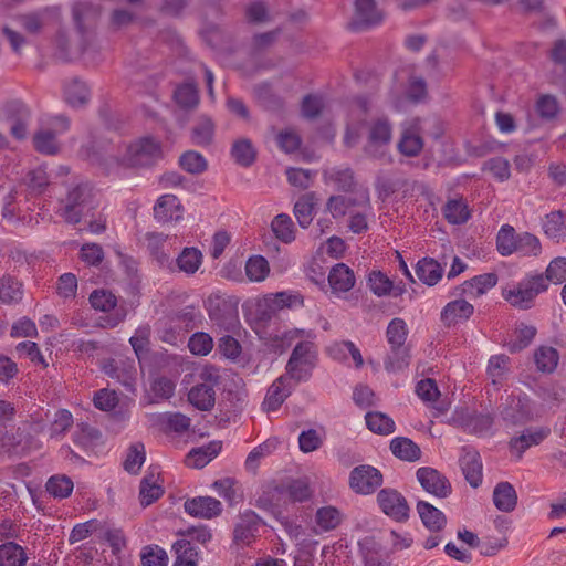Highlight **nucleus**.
I'll use <instances>...</instances> for the list:
<instances>
[{"label": "nucleus", "instance_id": "obj_1", "mask_svg": "<svg viewBox=\"0 0 566 566\" xmlns=\"http://www.w3.org/2000/svg\"><path fill=\"white\" fill-rule=\"evenodd\" d=\"M83 154L92 163L105 165L108 169L114 166L144 167L163 157L160 142L151 136L140 137L128 144L123 153L115 151L108 143H92L83 147Z\"/></svg>", "mask_w": 566, "mask_h": 566}, {"label": "nucleus", "instance_id": "obj_2", "mask_svg": "<svg viewBox=\"0 0 566 566\" xmlns=\"http://www.w3.org/2000/svg\"><path fill=\"white\" fill-rule=\"evenodd\" d=\"M314 339L315 333L313 331L293 328L284 332L280 338V344L275 345L277 349L284 350L294 340H297L287 360L284 374L296 384L306 381L312 376L317 360Z\"/></svg>", "mask_w": 566, "mask_h": 566}, {"label": "nucleus", "instance_id": "obj_3", "mask_svg": "<svg viewBox=\"0 0 566 566\" xmlns=\"http://www.w3.org/2000/svg\"><path fill=\"white\" fill-rule=\"evenodd\" d=\"M392 123L384 116L373 118L366 126L364 153L367 157L389 163L392 142Z\"/></svg>", "mask_w": 566, "mask_h": 566}, {"label": "nucleus", "instance_id": "obj_4", "mask_svg": "<svg viewBox=\"0 0 566 566\" xmlns=\"http://www.w3.org/2000/svg\"><path fill=\"white\" fill-rule=\"evenodd\" d=\"M548 289L542 274L524 277L520 282L507 285L502 290V297L513 307L527 310L535 298Z\"/></svg>", "mask_w": 566, "mask_h": 566}, {"label": "nucleus", "instance_id": "obj_5", "mask_svg": "<svg viewBox=\"0 0 566 566\" xmlns=\"http://www.w3.org/2000/svg\"><path fill=\"white\" fill-rule=\"evenodd\" d=\"M199 382L188 392L189 402L199 410H210L214 406L216 391L218 384V370L212 366H203L198 371Z\"/></svg>", "mask_w": 566, "mask_h": 566}, {"label": "nucleus", "instance_id": "obj_6", "mask_svg": "<svg viewBox=\"0 0 566 566\" xmlns=\"http://www.w3.org/2000/svg\"><path fill=\"white\" fill-rule=\"evenodd\" d=\"M69 120L64 116L56 115L45 118L41 129L34 135L33 143L38 151L54 155L59 151L57 135L69 129Z\"/></svg>", "mask_w": 566, "mask_h": 566}, {"label": "nucleus", "instance_id": "obj_7", "mask_svg": "<svg viewBox=\"0 0 566 566\" xmlns=\"http://www.w3.org/2000/svg\"><path fill=\"white\" fill-rule=\"evenodd\" d=\"M93 201L92 190L85 185L77 186L67 193L65 201L61 202L60 214L67 222L77 223L82 214L92 208Z\"/></svg>", "mask_w": 566, "mask_h": 566}, {"label": "nucleus", "instance_id": "obj_8", "mask_svg": "<svg viewBox=\"0 0 566 566\" xmlns=\"http://www.w3.org/2000/svg\"><path fill=\"white\" fill-rule=\"evenodd\" d=\"M422 133V120L420 118L403 122L397 143L398 151L406 157L419 156L424 146Z\"/></svg>", "mask_w": 566, "mask_h": 566}, {"label": "nucleus", "instance_id": "obj_9", "mask_svg": "<svg viewBox=\"0 0 566 566\" xmlns=\"http://www.w3.org/2000/svg\"><path fill=\"white\" fill-rule=\"evenodd\" d=\"M377 503L381 512L396 522H405L409 517L407 500L395 489H382L377 495Z\"/></svg>", "mask_w": 566, "mask_h": 566}, {"label": "nucleus", "instance_id": "obj_10", "mask_svg": "<svg viewBox=\"0 0 566 566\" xmlns=\"http://www.w3.org/2000/svg\"><path fill=\"white\" fill-rule=\"evenodd\" d=\"M381 483L382 474L371 465H358L350 471L349 486L355 493L371 494Z\"/></svg>", "mask_w": 566, "mask_h": 566}, {"label": "nucleus", "instance_id": "obj_11", "mask_svg": "<svg viewBox=\"0 0 566 566\" xmlns=\"http://www.w3.org/2000/svg\"><path fill=\"white\" fill-rule=\"evenodd\" d=\"M416 476L423 490L437 497L444 499L451 493L452 488L448 479L433 468H419Z\"/></svg>", "mask_w": 566, "mask_h": 566}, {"label": "nucleus", "instance_id": "obj_12", "mask_svg": "<svg viewBox=\"0 0 566 566\" xmlns=\"http://www.w3.org/2000/svg\"><path fill=\"white\" fill-rule=\"evenodd\" d=\"M297 386L292 379L284 374L276 378L269 387L262 407L265 411H276L286 398L294 391Z\"/></svg>", "mask_w": 566, "mask_h": 566}, {"label": "nucleus", "instance_id": "obj_13", "mask_svg": "<svg viewBox=\"0 0 566 566\" xmlns=\"http://www.w3.org/2000/svg\"><path fill=\"white\" fill-rule=\"evenodd\" d=\"M184 509L191 516L211 520L221 514L222 504L212 496H197L187 500Z\"/></svg>", "mask_w": 566, "mask_h": 566}, {"label": "nucleus", "instance_id": "obj_14", "mask_svg": "<svg viewBox=\"0 0 566 566\" xmlns=\"http://www.w3.org/2000/svg\"><path fill=\"white\" fill-rule=\"evenodd\" d=\"M356 283L353 270L344 263L334 265L328 273V284L336 296L350 291Z\"/></svg>", "mask_w": 566, "mask_h": 566}, {"label": "nucleus", "instance_id": "obj_15", "mask_svg": "<svg viewBox=\"0 0 566 566\" xmlns=\"http://www.w3.org/2000/svg\"><path fill=\"white\" fill-rule=\"evenodd\" d=\"M154 217L159 222L178 221L182 217V206L171 193L160 196L154 206Z\"/></svg>", "mask_w": 566, "mask_h": 566}, {"label": "nucleus", "instance_id": "obj_16", "mask_svg": "<svg viewBox=\"0 0 566 566\" xmlns=\"http://www.w3.org/2000/svg\"><path fill=\"white\" fill-rule=\"evenodd\" d=\"M259 307H269L270 311L296 308L303 306V297L298 293L277 292L264 295L256 301Z\"/></svg>", "mask_w": 566, "mask_h": 566}, {"label": "nucleus", "instance_id": "obj_17", "mask_svg": "<svg viewBox=\"0 0 566 566\" xmlns=\"http://www.w3.org/2000/svg\"><path fill=\"white\" fill-rule=\"evenodd\" d=\"M474 312V306L468 301L460 298L446 304L441 311V322L452 326L468 321Z\"/></svg>", "mask_w": 566, "mask_h": 566}, {"label": "nucleus", "instance_id": "obj_18", "mask_svg": "<svg viewBox=\"0 0 566 566\" xmlns=\"http://www.w3.org/2000/svg\"><path fill=\"white\" fill-rule=\"evenodd\" d=\"M382 21V13L376 8L374 0H356L354 28L373 27Z\"/></svg>", "mask_w": 566, "mask_h": 566}, {"label": "nucleus", "instance_id": "obj_19", "mask_svg": "<svg viewBox=\"0 0 566 566\" xmlns=\"http://www.w3.org/2000/svg\"><path fill=\"white\" fill-rule=\"evenodd\" d=\"M460 465L465 480L471 486L478 488L482 482V462L475 450H465L460 458Z\"/></svg>", "mask_w": 566, "mask_h": 566}, {"label": "nucleus", "instance_id": "obj_20", "mask_svg": "<svg viewBox=\"0 0 566 566\" xmlns=\"http://www.w3.org/2000/svg\"><path fill=\"white\" fill-rule=\"evenodd\" d=\"M497 283L495 273H484L467 280L461 285V291L470 298H476L493 289Z\"/></svg>", "mask_w": 566, "mask_h": 566}, {"label": "nucleus", "instance_id": "obj_21", "mask_svg": "<svg viewBox=\"0 0 566 566\" xmlns=\"http://www.w3.org/2000/svg\"><path fill=\"white\" fill-rule=\"evenodd\" d=\"M59 13L55 9H44L21 18V24L25 31L32 34L41 32L48 25L57 21Z\"/></svg>", "mask_w": 566, "mask_h": 566}, {"label": "nucleus", "instance_id": "obj_22", "mask_svg": "<svg viewBox=\"0 0 566 566\" xmlns=\"http://www.w3.org/2000/svg\"><path fill=\"white\" fill-rule=\"evenodd\" d=\"M549 433L546 428L527 429L520 436L514 437L510 441V448L513 452H517L518 457L532 446L539 444Z\"/></svg>", "mask_w": 566, "mask_h": 566}, {"label": "nucleus", "instance_id": "obj_23", "mask_svg": "<svg viewBox=\"0 0 566 566\" xmlns=\"http://www.w3.org/2000/svg\"><path fill=\"white\" fill-rule=\"evenodd\" d=\"M368 287L377 296L402 295L406 291L405 286H394L392 281L382 272L374 271L368 276Z\"/></svg>", "mask_w": 566, "mask_h": 566}, {"label": "nucleus", "instance_id": "obj_24", "mask_svg": "<svg viewBox=\"0 0 566 566\" xmlns=\"http://www.w3.org/2000/svg\"><path fill=\"white\" fill-rule=\"evenodd\" d=\"M443 272L441 264L431 258L419 260L416 266L418 279L429 286L436 285L442 279Z\"/></svg>", "mask_w": 566, "mask_h": 566}, {"label": "nucleus", "instance_id": "obj_25", "mask_svg": "<svg viewBox=\"0 0 566 566\" xmlns=\"http://www.w3.org/2000/svg\"><path fill=\"white\" fill-rule=\"evenodd\" d=\"M147 249L156 258V260L164 264L168 261L171 248V240L159 232H149L145 235Z\"/></svg>", "mask_w": 566, "mask_h": 566}, {"label": "nucleus", "instance_id": "obj_26", "mask_svg": "<svg viewBox=\"0 0 566 566\" xmlns=\"http://www.w3.org/2000/svg\"><path fill=\"white\" fill-rule=\"evenodd\" d=\"M417 511L423 525L431 532H439L444 527L447 522L444 514L430 503L419 501Z\"/></svg>", "mask_w": 566, "mask_h": 566}, {"label": "nucleus", "instance_id": "obj_27", "mask_svg": "<svg viewBox=\"0 0 566 566\" xmlns=\"http://www.w3.org/2000/svg\"><path fill=\"white\" fill-rule=\"evenodd\" d=\"M244 273L251 283L264 282L270 275V264L262 255H251L245 261Z\"/></svg>", "mask_w": 566, "mask_h": 566}, {"label": "nucleus", "instance_id": "obj_28", "mask_svg": "<svg viewBox=\"0 0 566 566\" xmlns=\"http://www.w3.org/2000/svg\"><path fill=\"white\" fill-rule=\"evenodd\" d=\"M28 559L27 552L21 545L14 542L0 545V566H25Z\"/></svg>", "mask_w": 566, "mask_h": 566}, {"label": "nucleus", "instance_id": "obj_29", "mask_svg": "<svg viewBox=\"0 0 566 566\" xmlns=\"http://www.w3.org/2000/svg\"><path fill=\"white\" fill-rule=\"evenodd\" d=\"M493 502L497 510L511 512L517 503V495L509 482H500L493 491Z\"/></svg>", "mask_w": 566, "mask_h": 566}, {"label": "nucleus", "instance_id": "obj_30", "mask_svg": "<svg viewBox=\"0 0 566 566\" xmlns=\"http://www.w3.org/2000/svg\"><path fill=\"white\" fill-rule=\"evenodd\" d=\"M316 205V197L314 192H307L300 197L294 205V216L302 228H307L314 216V207Z\"/></svg>", "mask_w": 566, "mask_h": 566}, {"label": "nucleus", "instance_id": "obj_31", "mask_svg": "<svg viewBox=\"0 0 566 566\" xmlns=\"http://www.w3.org/2000/svg\"><path fill=\"white\" fill-rule=\"evenodd\" d=\"M544 233L553 240L560 241L566 238V216L562 211H553L543 220Z\"/></svg>", "mask_w": 566, "mask_h": 566}, {"label": "nucleus", "instance_id": "obj_32", "mask_svg": "<svg viewBox=\"0 0 566 566\" xmlns=\"http://www.w3.org/2000/svg\"><path fill=\"white\" fill-rule=\"evenodd\" d=\"M271 229L274 237L283 243H292L296 238V229L286 213L277 214L271 222Z\"/></svg>", "mask_w": 566, "mask_h": 566}, {"label": "nucleus", "instance_id": "obj_33", "mask_svg": "<svg viewBox=\"0 0 566 566\" xmlns=\"http://www.w3.org/2000/svg\"><path fill=\"white\" fill-rule=\"evenodd\" d=\"M391 452L403 461L413 462L420 459V448L410 439L397 437L390 442Z\"/></svg>", "mask_w": 566, "mask_h": 566}, {"label": "nucleus", "instance_id": "obj_34", "mask_svg": "<svg viewBox=\"0 0 566 566\" xmlns=\"http://www.w3.org/2000/svg\"><path fill=\"white\" fill-rule=\"evenodd\" d=\"M534 361L542 373H553L559 361L558 352L552 346H541L534 352Z\"/></svg>", "mask_w": 566, "mask_h": 566}, {"label": "nucleus", "instance_id": "obj_35", "mask_svg": "<svg viewBox=\"0 0 566 566\" xmlns=\"http://www.w3.org/2000/svg\"><path fill=\"white\" fill-rule=\"evenodd\" d=\"M64 97L72 107H80L88 101L90 92L85 83L74 78L65 84Z\"/></svg>", "mask_w": 566, "mask_h": 566}, {"label": "nucleus", "instance_id": "obj_36", "mask_svg": "<svg viewBox=\"0 0 566 566\" xmlns=\"http://www.w3.org/2000/svg\"><path fill=\"white\" fill-rule=\"evenodd\" d=\"M520 234L510 224H503L496 237V247L501 255L507 256L515 253Z\"/></svg>", "mask_w": 566, "mask_h": 566}, {"label": "nucleus", "instance_id": "obj_37", "mask_svg": "<svg viewBox=\"0 0 566 566\" xmlns=\"http://www.w3.org/2000/svg\"><path fill=\"white\" fill-rule=\"evenodd\" d=\"M444 218L452 224H461L470 218V210L463 199H451L443 208Z\"/></svg>", "mask_w": 566, "mask_h": 566}, {"label": "nucleus", "instance_id": "obj_38", "mask_svg": "<svg viewBox=\"0 0 566 566\" xmlns=\"http://www.w3.org/2000/svg\"><path fill=\"white\" fill-rule=\"evenodd\" d=\"M176 261L180 271L186 274H193L202 263V254L196 248H185Z\"/></svg>", "mask_w": 566, "mask_h": 566}, {"label": "nucleus", "instance_id": "obj_39", "mask_svg": "<svg viewBox=\"0 0 566 566\" xmlns=\"http://www.w3.org/2000/svg\"><path fill=\"white\" fill-rule=\"evenodd\" d=\"M343 515L334 506H324L317 510L315 521L321 531L327 532L336 528L342 522Z\"/></svg>", "mask_w": 566, "mask_h": 566}, {"label": "nucleus", "instance_id": "obj_40", "mask_svg": "<svg viewBox=\"0 0 566 566\" xmlns=\"http://www.w3.org/2000/svg\"><path fill=\"white\" fill-rule=\"evenodd\" d=\"M368 429L378 434H389L395 431L394 420L382 412H367L365 416Z\"/></svg>", "mask_w": 566, "mask_h": 566}, {"label": "nucleus", "instance_id": "obj_41", "mask_svg": "<svg viewBox=\"0 0 566 566\" xmlns=\"http://www.w3.org/2000/svg\"><path fill=\"white\" fill-rule=\"evenodd\" d=\"M325 439L323 429H307L298 436V447L303 453H311L318 450Z\"/></svg>", "mask_w": 566, "mask_h": 566}, {"label": "nucleus", "instance_id": "obj_42", "mask_svg": "<svg viewBox=\"0 0 566 566\" xmlns=\"http://www.w3.org/2000/svg\"><path fill=\"white\" fill-rule=\"evenodd\" d=\"M46 491L55 499H65L71 495L74 483L66 475H53L46 482Z\"/></svg>", "mask_w": 566, "mask_h": 566}, {"label": "nucleus", "instance_id": "obj_43", "mask_svg": "<svg viewBox=\"0 0 566 566\" xmlns=\"http://www.w3.org/2000/svg\"><path fill=\"white\" fill-rule=\"evenodd\" d=\"M386 336L391 348L403 347L408 336L406 322L399 317L391 319L388 324Z\"/></svg>", "mask_w": 566, "mask_h": 566}, {"label": "nucleus", "instance_id": "obj_44", "mask_svg": "<svg viewBox=\"0 0 566 566\" xmlns=\"http://www.w3.org/2000/svg\"><path fill=\"white\" fill-rule=\"evenodd\" d=\"M258 530L256 515L254 513H245L241 516V521L234 528V538L238 542L248 544Z\"/></svg>", "mask_w": 566, "mask_h": 566}, {"label": "nucleus", "instance_id": "obj_45", "mask_svg": "<svg viewBox=\"0 0 566 566\" xmlns=\"http://www.w3.org/2000/svg\"><path fill=\"white\" fill-rule=\"evenodd\" d=\"M214 135V125L208 117H201L191 133L192 143L197 146H208Z\"/></svg>", "mask_w": 566, "mask_h": 566}, {"label": "nucleus", "instance_id": "obj_46", "mask_svg": "<svg viewBox=\"0 0 566 566\" xmlns=\"http://www.w3.org/2000/svg\"><path fill=\"white\" fill-rule=\"evenodd\" d=\"M17 109V116L10 120L11 135L17 139H23L28 135V123L30 119V112L28 108L18 103L14 105Z\"/></svg>", "mask_w": 566, "mask_h": 566}, {"label": "nucleus", "instance_id": "obj_47", "mask_svg": "<svg viewBox=\"0 0 566 566\" xmlns=\"http://www.w3.org/2000/svg\"><path fill=\"white\" fill-rule=\"evenodd\" d=\"M179 165L184 170L193 175L203 172L208 167L206 158L195 150L185 151L179 157Z\"/></svg>", "mask_w": 566, "mask_h": 566}, {"label": "nucleus", "instance_id": "obj_48", "mask_svg": "<svg viewBox=\"0 0 566 566\" xmlns=\"http://www.w3.org/2000/svg\"><path fill=\"white\" fill-rule=\"evenodd\" d=\"M535 111L537 115L544 120H553L559 114V104L553 95H541L536 99Z\"/></svg>", "mask_w": 566, "mask_h": 566}, {"label": "nucleus", "instance_id": "obj_49", "mask_svg": "<svg viewBox=\"0 0 566 566\" xmlns=\"http://www.w3.org/2000/svg\"><path fill=\"white\" fill-rule=\"evenodd\" d=\"M174 548L177 554L174 566H197V551L189 541L179 539Z\"/></svg>", "mask_w": 566, "mask_h": 566}, {"label": "nucleus", "instance_id": "obj_50", "mask_svg": "<svg viewBox=\"0 0 566 566\" xmlns=\"http://www.w3.org/2000/svg\"><path fill=\"white\" fill-rule=\"evenodd\" d=\"M146 460L145 446L140 442L133 443L126 454L124 468L127 472L136 474Z\"/></svg>", "mask_w": 566, "mask_h": 566}, {"label": "nucleus", "instance_id": "obj_51", "mask_svg": "<svg viewBox=\"0 0 566 566\" xmlns=\"http://www.w3.org/2000/svg\"><path fill=\"white\" fill-rule=\"evenodd\" d=\"M164 493L161 485L154 479V475L145 476L140 483V502L147 506L158 500Z\"/></svg>", "mask_w": 566, "mask_h": 566}, {"label": "nucleus", "instance_id": "obj_52", "mask_svg": "<svg viewBox=\"0 0 566 566\" xmlns=\"http://www.w3.org/2000/svg\"><path fill=\"white\" fill-rule=\"evenodd\" d=\"M231 155L235 163L244 167L252 165L255 159V150L248 139L237 140L232 145Z\"/></svg>", "mask_w": 566, "mask_h": 566}, {"label": "nucleus", "instance_id": "obj_53", "mask_svg": "<svg viewBox=\"0 0 566 566\" xmlns=\"http://www.w3.org/2000/svg\"><path fill=\"white\" fill-rule=\"evenodd\" d=\"M325 180L328 184H333L340 190H349L354 185V177L350 169H337L332 168L325 171L324 174Z\"/></svg>", "mask_w": 566, "mask_h": 566}, {"label": "nucleus", "instance_id": "obj_54", "mask_svg": "<svg viewBox=\"0 0 566 566\" xmlns=\"http://www.w3.org/2000/svg\"><path fill=\"white\" fill-rule=\"evenodd\" d=\"M409 365V353L403 347L391 348L385 360V368L389 373H398L407 368Z\"/></svg>", "mask_w": 566, "mask_h": 566}, {"label": "nucleus", "instance_id": "obj_55", "mask_svg": "<svg viewBox=\"0 0 566 566\" xmlns=\"http://www.w3.org/2000/svg\"><path fill=\"white\" fill-rule=\"evenodd\" d=\"M22 285L20 282L11 279L3 277L0 281V302L11 304L22 298Z\"/></svg>", "mask_w": 566, "mask_h": 566}, {"label": "nucleus", "instance_id": "obj_56", "mask_svg": "<svg viewBox=\"0 0 566 566\" xmlns=\"http://www.w3.org/2000/svg\"><path fill=\"white\" fill-rule=\"evenodd\" d=\"M509 358L504 355L492 356L488 365V374L494 386H499L504 380L507 373Z\"/></svg>", "mask_w": 566, "mask_h": 566}, {"label": "nucleus", "instance_id": "obj_57", "mask_svg": "<svg viewBox=\"0 0 566 566\" xmlns=\"http://www.w3.org/2000/svg\"><path fill=\"white\" fill-rule=\"evenodd\" d=\"M515 252L524 256H537L542 253V245L537 237L528 232H523L517 240Z\"/></svg>", "mask_w": 566, "mask_h": 566}, {"label": "nucleus", "instance_id": "obj_58", "mask_svg": "<svg viewBox=\"0 0 566 566\" xmlns=\"http://www.w3.org/2000/svg\"><path fill=\"white\" fill-rule=\"evenodd\" d=\"M188 347L193 355L206 356L213 348V339L209 334L198 332L189 338Z\"/></svg>", "mask_w": 566, "mask_h": 566}, {"label": "nucleus", "instance_id": "obj_59", "mask_svg": "<svg viewBox=\"0 0 566 566\" xmlns=\"http://www.w3.org/2000/svg\"><path fill=\"white\" fill-rule=\"evenodd\" d=\"M545 282L553 284H560L566 281V258L558 256L549 262L546 268L545 275H543Z\"/></svg>", "mask_w": 566, "mask_h": 566}, {"label": "nucleus", "instance_id": "obj_60", "mask_svg": "<svg viewBox=\"0 0 566 566\" xmlns=\"http://www.w3.org/2000/svg\"><path fill=\"white\" fill-rule=\"evenodd\" d=\"M176 382L167 377H157L153 380L150 390L154 395V401L169 399L174 396Z\"/></svg>", "mask_w": 566, "mask_h": 566}, {"label": "nucleus", "instance_id": "obj_61", "mask_svg": "<svg viewBox=\"0 0 566 566\" xmlns=\"http://www.w3.org/2000/svg\"><path fill=\"white\" fill-rule=\"evenodd\" d=\"M286 178L293 187L307 189L313 184L315 172L303 168H289L286 169Z\"/></svg>", "mask_w": 566, "mask_h": 566}, {"label": "nucleus", "instance_id": "obj_62", "mask_svg": "<svg viewBox=\"0 0 566 566\" xmlns=\"http://www.w3.org/2000/svg\"><path fill=\"white\" fill-rule=\"evenodd\" d=\"M72 11L74 22L81 34L85 32V22L97 17V12L87 2L74 3Z\"/></svg>", "mask_w": 566, "mask_h": 566}, {"label": "nucleus", "instance_id": "obj_63", "mask_svg": "<svg viewBox=\"0 0 566 566\" xmlns=\"http://www.w3.org/2000/svg\"><path fill=\"white\" fill-rule=\"evenodd\" d=\"M280 494L293 502H303L311 496V491L308 484L305 481L295 480L291 482L285 489L281 490Z\"/></svg>", "mask_w": 566, "mask_h": 566}, {"label": "nucleus", "instance_id": "obj_64", "mask_svg": "<svg viewBox=\"0 0 566 566\" xmlns=\"http://www.w3.org/2000/svg\"><path fill=\"white\" fill-rule=\"evenodd\" d=\"M143 566H167V553L159 546H148L142 554Z\"/></svg>", "mask_w": 566, "mask_h": 566}]
</instances>
